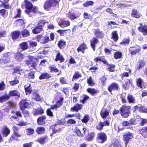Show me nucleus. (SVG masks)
I'll return each mask as SVG.
<instances>
[{
  "label": "nucleus",
  "mask_w": 147,
  "mask_h": 147,
  "mask_svg": "<svg viewBox=\"0 0 147 147\" xmlns=\"http://www.w3.org/2000/svg\"><path fill=\"white\" fill-rule=\"evenodd\" d=\"M24 6L26 8L25 12L28 15H30L31 12L34 13L38 11V8L35 6H33V4L28 0H24Z\"/></svg>",
  "instance_id": "f257e3e1"
},
{
  "label": "nucleus",
  "mask_w": 147,
  "mask_h": 147,
  "mask_svg": "<svg viewBox=\"0 0 147 147\" xmlns=\"http://www.w3.org/2000/svg\"><path fill=\"white\" fill-rule=\"evenodd\" d=\"M120 114L124 118H127L131 113V106L123 105L119 109Z\"/></svg>",
  "instance_id": "f03ea898"
},
{
  "label": "nucleus",
  "mask_w": 147,
  "mask_h": 147,
  "mask_svg": "<svg viewBox=\"0 0 147 147\" xmlns=\"http://www.w3.org/2000/svg\"><path fill=\"white\" fill-rule=\"evenodd\" d=\"M60 0H46L43 5L44 9L47 11L50 10L52 7H55L59 5Z\"/></svg>",
  "instance_id": "7ed1b4c3"
},
{
  "label": "nucleus",
  "mask_w": 147,
  "mask_h": 147,
  "mask_svg": "<svg viewBox=\"0 0 147 147\" xmlns=\"http://www.w3.org/2000/svg\"><path fill=\"white\" fill-rule=\"evenodd\" d=\"M128 51L130 55L133 56L137 54H140L141 48L140 46L136 45L135 46L130 47Z\"/></svg>",
  "instance_id": "20e7f679"
},
{
  "label": "nucleus",
  "mask_w": 147,
  "mask_h": 147,
  "mask_svg": "<svg viewBox=\"0 0 147 147\" xmlns=\"http://www.w3.org/2000/svg\"><path fill=\"white\" fill-rule=\"evenodd\" d=\"M19 128L16 126H13L12 130L13 131L12 134L10 138V140L12 141L13 140H17L18 138L21 136V134L18 133Z\"/></svg>",
  "instance_id": "39448f33"
},
{
  "label": "nucleus",
  "mask_w": 147,
  "mask_h": 147,
  "mask_svg": "<svg viewBox=\"0 0 147 147\" xmlns=\"http://www.w3.org/2000/svg\"><path fill=\"white\" fill-rule=\"evenodd\" d=\"M28 57L29 59H27L26 61V63L27 65L33 69H36L37 64L34 60H38V59L34 58V57L32 56L29 55Z\"/></svg>",
  "instance_id": "423d86ee"
},
{
  "label": "nucleus",
  "mask_w": 147,
  "mask_h": 147,
  "mask_svg": "<svg viewBox=\"0 0 147 147\" xmlns=\"http://www.w3.org/2000/svg\"><path fill=\"white\" fill-rule=\"evenodd\" d=\"M96 139L98 143L102 144L107 141V136L104 132H99L97 135Z\"/></svg>",
  "instance_id": "0eeeda50"
},
{
  "label": "nucleus",
  "mask_w": 147,
  "mask_h": 147,
  "mask_svg": "<svg viewBox=\"0 0 147 147\" xmlns=\"http://www.w3.org/2000/svg\"><path fill=\"white\" fill-rule=\"evenodd\" d=\"M30 101L27 98L22 99L19 102L20 108L21 110L23 109H28L30 107Z\"/></svg>",
  "instance_id": "6e6552de"
},
{
  "label": "nucleus",
  "mask_w": 147,
  "mask_h": 147,
  "mask_svg": "<svg viewBox=\"0 0 147 147\" xmlns=\"http://www.w3.org/2000/svg\"><path fill=\"white\" fill-rule=\"evenodd\" d=\"M36 40L42 44H45L50 41L49 36H43L42 35H38L35 37Z\"/></svg>",
  "instance_id": "1a4fd4ad"
},
{
  "label": "nucleus",
  "mask_w": 147,
  "mask_h": 147,
  "mask_svg": "<svg viewBox=\"0 0 147 147\" xmlns=\"http://www.w3.org/2000/svg\"><path fill=\"white\" fill-rule=\"evenodd\" d=\"M109 121L108 120H105L103 121H100L96 124V128L97 130L101 131L103 129L104 127L109 126Z\"/></svg>",
  "instance_id": "9d476101"
},
{
  "label": "nucleus",
  "mask_w": 147,
  "mask_h": 147,
  "mask_svg": "<svg viewBox=\"0 0 147 147\" xmlns=\"http://www.w3.org/2000/svg\"><path fill=\"white\" fill-rule=\"evenodd\" d=\"M133 138V134L129 131H128L127 133H125L123 135V140L126 146H127L130 140L132 139Z\"/></svg>",
  "instance_id": "9b49d317"
},
{
  "label": "nucleus",
  "mask_w": 147,
  "mask_h": 147,
  "mask_svg": "<svg viewBox=\"0 0 147 147\" xmlns=\"http://www.w3.org/2000/svg\"><path fill=\"white\" fill-rule=\"evenodd\" d=\"M120 89L119 86L116 83L113 82L109 86L108 90L109 91L111 94H112L113 91H117Z\"/></svg>",
  "instance_id": "f8f14e48"
},
{
  "label": "nucleus",
  "mask_w": 147,
  "mask_h": 147,
  "mask_svg": "<svg viewBox=\"0 0 147 147\" xmlns=\"http://www.w3.org/2000/svg\"><path fill=\"white\" fill-rule=\"evenodd\" d=\"M55 59L56 62L59 61L60 63H62L65 61V59L62 54L59 50H55Z\"/></svg>",
  "instance_id": "ddd939ff"
},
{
  "label": "nucleus",
  "mask_w": 147,
  "mask_h": 147,
  "mask_svg": "<svg viewBox=\"0 0 147 147\" xmlns=\"http://www.w3.org/2000/svg\"><path fill=\"white\" fill-rule=\"evenodd\" d=\"M94 33L97 38L102 39L104 37V34L103 32L100 30L99 28L93 29Z\"/></svg>",
  "instance_id": "4468645a"
},
{
  "label": "nucleus",
  "mask_w": 147,
  "mask_h": 147,
  "mask_svg": "<svg viewBox=\"0 0 147 147\" xmlns=\"http://www.w3.org/2000/svg\"><path fill=\"white\" fill-rule=\"evenodd\" d=\"M88 49V47L85 43L84 42L81 43L77 49L78 53L80 52L83 53H84L85 51Z\"/></svg>",
  "instance_id": "2eb2a0df"
},
{
  "label": "nucleus",
  "mask_w": 147,
  "mask_h": 147,
  "mask_svg": "<svg viewBox=\"0 0 147 147\" xmlns=\"http://www.w3.org/2000/svg\"><path fill=\"white\" fill-rule=\"evenodd\" d=\"M47 117L45 115H41L37 119V124L39 125H45L46 122Z\"/></svg>",
  "instance_id": "dca6fc26"
},
{
  "label": "nucleus",
  "mask_w": 147,
  "mask_h": 147,
  "mask_svg": "<svg viewBox=\"0 0 147 147\" xmlns=\"http://www.w3.org/2000/svg\"><path fill=\"white\" fill-rule=\"evenodd\" d=\"M142 24L140 23V26L138 27V29L140 32L142 33L143 35L145 36L147 35V25L142 26Z\"/></svg>",
  "instance_id": "f3484780"
},
{
  "label": "nucleus",
  "mask_w": 147,
  "mask_h": 147,
  "mask_svg": "<svg viewBox=\"0 0 147 147\" xmlns=\"http://www.w3.org/2000/svg\"><path fill=\"white\" fill-rule=\"evenodd\" d=\"M58 24L60 27L63 28L69 26L70 24V22L68 20L65 21L64 19H61L58 22Z\"/></svg>",
  "instance_id": "a211bd4d"
},
{
  "label": "nucleus",
  "mask_w": 147,
  "mask_h": 147,
  "mask_svg": "<svg viewBox=\"0 0 147 147\" xmlns=\"http://www.w3.org/2000/svg\"><path fill=\"white\" fill-rule=\"evenodd\" d=\"M80 14H77L76 12H72L70 11L68 13V17L71 20L77 19L80 17Z\"/></svg>",
  "instance_id": "6ab92c4d"
},
{
  "label": "nucleus",
  "mask_w": 147,
  "mask_h": 147,
  "mask_svg": "<svg viewBox=\"0 0 147 147\" xmlns=\"http://www.w3.org/2000/svg\"><path fill=\"white\" fill-rule=\"evenodd\" d=\"M90 46L94 51H95L96 45L99 42V40L96 37H93L90 41Z\"/></svg>",
  "instance_id": "aec40b11"
},
{
  "label": "nucleus",
  "mask_w": 147,
  "mask_h": 147,
  "mask_svg": "<svg viewBox=\"0 0 147 147\" xmlns=\"http://www.w3.org/2000/svg\"><path fill=\"white\" fill-rule=\"evenodd\" d=\"M50 74L47 72L41 73L39 77V79L40 80L46 79L48 80L51 77Z\"/></svg>",
  "instance_id": "412c9836"
},
{
  "label": "nucleus",
  "mask_w": 147,
  "mask_h": 147,
  "mask_svg": "<svg viewBox=\"0 0 147 147\" xmlns=\"http://www.w3.org/2000/svg\"><path fill=\"white\" fill-rule=\"evenodd\" d=\"M82 105L77 103L71 108L70 111L77 112L82 109Z\"/></svg>",
  "instance_id": "4be33fe9"
},
{
  "label": "nucleus",
  "mask_w": 147,
  "mask_h": 147,
  "mask_svg": "<svg viewBox=\"0 0 147 147\" xmlns=\"http://www.w3.org/2000/svg\"><path fill=\"white\" fill-rule=\"evenodd\" d=\"M48 140V136H45L40 137L37 139L36 141L39 143L41 144H44Z\"/></svg>",
  "instance_id": "5701e85b"
},
{
  "label": "nucleus",
  "mask_w": 147,
  "mask_h": 147,
  "mask_svg": "<svg viewBox=\"0 0 147 147\" xmlns=\"http://www.w3.org/2000/svg\"><path fill=\"white\" fill-rule=\"evenodd\" d=\"M109 112L110 110L109 109H102L100 112V115L102 118L104 119L109 115Z\"/></svg>",
  "instance_id": "b1692460"
},
{
  "label": "nucleus",
  "mask_w": 147,
  "mask_h": 147,
  "mask_svg": "<svg viewBox=\"0 0 147 147\" xmlns=\"http://www.w3.org/2000/svg\"><path fill=\"white\" fill-rule=\"evenodd\" d=\"M20 35L23 38L28 37L30 35V31L26 28L23 29L20 32Z\"/></svg>",
  "instance_id": "393cba45"
},
{
  "label": "nucleus",
  "mask_w": 147,
  "mask_h": 147,
  "mask_svg": "<svg viewBox=\"0 0 147 147\" xmlns=\"http://www.w3.org/2000/svg\"><path fill=\"white\" fill-rule=\"evenodd\" d=\"M57 45L59 49L63 50L66 47V42L63 39L60 40L58 42Z\"/></svg>",
  "instance_id": "a878e982"
},
{
  "label": "nucleus",
  "mask_w": 147,
  "mask_h": 147,
  "mask_svg": "<svg viewBox=\"0 0 147 147\" xmlns=\"http://www.w3.org/2000/svg\"><path fill=\"white\" fill-rule=\"evenodd\" d=\"M63 129V128L60 127L59 126H57V124H54L53 125V128L52 132L53 134L60 133Z\"/></svg>",
  "instance_id": "bb28decb"
},
{
  "label": "nucleus",
  "mask_w": 147,
  "mask_h": 147,
  "mask_svg": "<svg viewBox=\"0 0 147 147\" xmlns=\"http://www.w3.org/2000/svg\"><path fill=\"white\" fill-rule=\"evenodd\" d=\"M24 90L26 95H29L32 92V89L31 87V84L27 83L24 86Z\"/></svg>",
  "instance_id": "cd10ccee"
},
{
  "label": "nucleus",
  "mask_w": 147,
  "mask_h": 147,
  "mask_svg": "<svg viewBox=\"0 0 147 147\" xmlns=\"http://www.w3.org/2000/svg\"><path fill=\"white\" fill-rule=\"evenodd\" d=\"M20 92L17 90H14L10 91V96L15 97L18 98L20 97Z\"/></svg>",
  "instance_id": "c85d7f7f"
},
{
  "label": "nucleus",
  "mask_w": 147,
  "mask_h": 147,
  "mask_svg": "<svg viewBox=\"0 0 147 147\" xmlns=\"http://www.w3.org/2000/svg\"><path fill=\"white\" fill-rule=\"evenodd\" d=\"M49 68L50 70V72L51 73H57L59 72V73L57 74V76L60 75L61 72V71H59V70L55 66H50L49 67Z\"/></svg>",
  "instance_id": "c756f323"
},
{
  "label": "nucleus",
  "mask_w": 147,
  "mask_h": 147,
  "mask_svg": "<svg viewBox=\"0 0 147 147\" xmlns=\"http://www.w3.org/2000/svg\"><path fill=\"white\" fill-rule=\"evenodd\" d=\"M44 113V109L41 107H38L34 110V115H41Z\"/></svg>",
  "instance_id": "7c9ffc66"
},
{
  "label": "nucleus",
  "mask_w": 147,
  "mask_h": 147,
  "mask_svg": "<svg viewBox=\"0 0 147 147\" xmlns=\"http://www.w3.org/2000/svg\"><path fill=\"white\" fill-rule=\"evenodd\" d=\"M140 133L144 138H147V127H143L139 130Z\"/></svg>",
  "instance_id": "2f4dec72"
},
{
  "label": "nucleus",
  "mask_w": 147,
  "mask_h": 147,
  "mask_svg": "<svg viewBox=\"0 0 147 147\" xmlns=\"http://www.w3.org/2000/svg\"><path fill=\"white\" fill-rule=\"evenodd\" d=\"M94 60L96 62L101 61L104 64H107V61L106 60L105 57L104 56L95 57L94 58Z\"/></svg>",
  "instance_id": "473e14b6"
},
{
  "label": "nucleus",
  "mask_w": 147,
  "mask_h": 147,
  "mask_svg": "<svg viewBox=\"0 0 147 147\" xmlns=\"http://www.w3.org/2000/svg\"><path fill=\"white\" fill-rule=\"evenodd\" d=\"M131 15L132 17L136 18H139L142 16L137 10L134 9L132 10Z\"/></svg>",
  "instance_id": "72a5a7b5"
},
{
  "label": "nucleus",
  "mask_w": 147,
  "mask_h": 147,
  "mask_svg": "<svg viewBox=\"0 0 147 147\" xmlns=\"http://www.w3.org/2000/svg\"><path fill=\"white\" fill-rule=\"evenodd\" d=\"M95 136L94 132H92L88 134L86 137L85 138V140L88 141H92L93 139Z\"/></svg>",
  "instance_id": "f704fd0d"
},
{
  "label": "nucleus",
  "mask_w": 147,
  "mask_h": 147,
  "mask_svg": "<svg viewBox=\"0 0 147 147\" xmlns=\"http://www.w3.org/2000/svg\"><path fill=\"white\" fill-rule=\"evenodd\" d=\"M111 38L114 42H117L119 39V36L117 31H114L111 33Z\"/></svg>",
  "instance_id": "c9c22d12"
},
{
  "label": "nucleus",
  "mask_w": 147,
  "mask_h": 147,
  "mask_svg": "<svg viewBox=\"0 0 147 147\" xmlns=\"http://www.w3.org/2000/svg\"><path fill=\"white\" fill-rule=\"evenodd\" d=\"M20 35V32L19 31H13L11 34L12 39L13 40H16L18 39Z\"/></svg>",
  "instance_id": "e433bc0d"
},
{
  "label": "nucleus",
  "mask_w": 147,
  "mask_h": 147,
  "mask_svg": "<svg viewBox=\"0 0 147 147\" xmlns=\"http://www.w3.org/2000/svg\"><path fill=\"white\" fill-rule=\"evenodd\" d=\"M146 65V62L144 60H139L137 63V66L136 67L137 69H139Z\"/></svg>",
  "instance_id": "4c0bfd02"
},
{
  "label": "nucleus",
  "mask_w": 147,
  "mask_h": 147,
  "mask_svg": "<svg viewBox=\"0 0 147 147\" xmlns=\"http://www.w3.org/2000/svg\"><path fill=\"white\" fill-rule=\"evenodd\" d=\"M33 98L37 101H39L41 100L40 97L37 91H34L32 93Z\"/></svg>",
  "instance_id": "58836bf2"
},
{
  "label": "nucleus",
  "mask_w": 147,
  "mask_h": 147,
  "mask_svg": "<svg viewBox=\"0 0 147 147\" xmlns=\"http://www.w3.org/2000/svg\"><path fill=\"white\" fill-rule=\"evenodd\" d=\"M45 128L42 126L38 127L36 129V132L38 134H43L45 132Z\"/></svg>",
  "instance_id": "ea45409f"
},
{
  "label": "nucleus",
  "mask_w": 147,
  "mask_h": 147,
  "mask_svg": "<svg viewBox=\"0 0 147 147\" xmlns=\"http://www.w3.org/2000/svg\"><path fill=\"white\" fill-rule=\"evenodd\" d=\"M127 98L129 103H135L136 100L135 98L132 94H128Z\"/></svg>",
  "instance_id": "a19ab883"
},
{
  "label": "nucleus",
  "mask_w": 147,
  "mask_h": 147,
  "mask_svg": "<svg viewBox=\"0 0 147 147\" xmlns=\"http://www.w3.org/2000/svg\"><path fill=\"white\" fill-rule=\"evenodd\" d=\"M87 92L90 94L92 96H94L98 92V91L95 89L91 88H88L86 90Z\"/></svg>",
  "instance_id": "79ce46f5"
},
{
  "label": "nucleus",
  "mask_w": 147,
  "mask_h": 147,
  "mask_svg": "<svg viewBox=\"0 0 147 147\" xmlns=\"http://www.w3.org/2000/svg\"><path fill=\"white\" fill-rule=\"evenodd\" d=\"M20 48L22 50H25L28 48V46L27 42H22L20 44Z\"/></svg>",
  "instance_id": "37998d69"
},
{
  "label": "nucleus",
  "mask_w": 147,
  "mask_h": 147,
  "mask_svg": "<svg viewBox=\"0 0 147 147\" xmlns=\"http://www.w3.org/2000/svg\"><path fill=\"white\" fill-rule=\"evenodd\" d=\"M105 65H107L108 66V67L107 68V69L109 72H113L115 71V65L109 64L107 61V64H105Z\"/></svg>",
  "instance_id": "c03bdc74"
},
{
  "label": "nucleus",
  "mask_w": 147,
  "mask_h": 147,
  "mask_svg": "<svg viewBox=\"0 0 147 147\" xmlns=\"http://www.w3.org/2000/svg\"><path fill=\"white\" fill-rule=\"evenodd\" d=\"M48 22L44 20H40L37 24V26L41 29L43 30V28L44 27L46 23Z\"/></svg>",
  "instance_id": "a18cd8bd"
},
{
  "label": "nucleus",
  "mask_w": 147,
  "mask_h": 147,
  "mask_svg": "<svg viewBox=\"0 0 147 147\" xmlns=\"http://www.w3.org/2000/svg\"><path fill=\"white\" fill-rule=\"evenodd\" d=\"M68 31L70 32H71V30L70 29L59 30H57V32L60 34V36H64L66 35L67 31Z\"/></svg>",
  "instance_id": "49530a36"
},
{
  "label": "nucleus",
  "mask_w": 147,
  "mask_h": 147,
  "mask_svg": "<svg viewBox=\"0 0 147 147\" xmlns=\"http://www.w3.org/2000/svg\"><path fill=\"white\" fill-rule=\"evenodd\" d=\"M136 82L137 86L141 88H142V84L143 81L141 78H139L136 80Z\"/></svg>",
  "instance_id": "de8ad7c7"
},
{
  "label": "nucleus",
  "mask_w": 147,
  "mask_h": 147,
  "mask_svg": "<svg viewBox=\"0 0 147 147\" xmlns=\"http://www.w3.org/2000/svg\"><path fill=\"white\" fill-rule=\"evenodd\" d=\"M130 41L129 38L124 39L120 43V45L123 46H125L128 45Z\"/></svg>",
  "instance_id": "09e8293b"
},
{
  "label": "nucleus",
  "mask_w": 147,
  "mask_h": 147,
  "mask_svg": "<svg viewBox=\"0 0 147 147\" xmlns=\"http://www.w3.org/2000/svg\"><path fill=\"white\" fill-rule=\"evenodd\" d=\"M43 30H42L37 26H36L34 28H33L32 31V33L34 34H36L40 33Z\"/></svg>",
  "instance_id": "8fccbe9b"
},
{
  "label": "nucleus",
  "mask_w": 147,
  "mask_h": 147,
  "mask_svg": "<svg viewBox=\"0 0 147 147\" xmlns=\"http://www.w3.org/2000/svg\"><path fill=\"white\" fill-rule=\"evenodd\" d=\"M81 74L79 71H77L74 73L73 76L72 81H73L76 79H77L79 78H81Z\"/></svg>",
  "instance_id": "3c124183"
},
{
  "label": "nucleus",
  "mask_w": 147,
  "mask_h": 147,
  "mask_svg": "<svg viewBox=\"0 0 147 147\" xmlns=\"http://www.w3.org/2000/svg\"><path fill=\"white\" fill-rule=\"evenodd\" d=\"M122 56V53L121 52L117 51L115 52L113 55L114 58L116 59H120Z\"/></svg>",
  "instance_id": "603ef678"
},
{
  "label": "nucleus",
  "mask_w": 147,
  "mask_h": 147,
  "mask_svg": "<svg viewBox=\"0 0 147 147\" xmlns=\"http://www.w3.org/2000/svg\"><path fill=\"white\" fill-rule=\"evenodd\" d=\"M26 134L27 135L30 136L33 134L34 133V129L32 128H28L26 129Z\"/></svg>",
  "instance_id": "864d4df0"
},
{
  "label": "nucleus",
  "mask_w": 147,
  "mask_h": 147,
  "mask_svg": "<svg viewBox=\"0 0 147 147\" xmlns=\"http://www.w3.org/2000/svg\"><path fill=\"white\" fill-rule=\"evenodd\" d=\"M94 2L92 1H89L85 2L83 4V6L85 7L92 6L94 4Z\"/></svg>",
  "instance_id": "5fc2aeb1"
},
{
  "label": "nucleus",
  "mask_w": 147,
  "mask_h": 147,
  "mask_svg": "<svg viewBox=\"0 0 147 147\" xmlns=\"http://www.w3.org/2000/svg\"><path fill=\"white\" fill-rule=\"evenodd\" d=\"M89 120L90 118L88 115H84L83 118L81 119V121L83 123H87Z\"/></svg>",
  "instance_id": "6e6d98bb"
},
{
  "label": "nucleus",
  "mask_w": 147,
  "mask_h": 147,
  "mask_svg": "<svg viewBox=\"0 0 147 147\" xmlns=\"http://www.w3.org/2000/svg\"><path fill=\"white\" fill-rule=\"evenodd\" d=\"M15 58L17 60L20 61L23 58V55L20 53H18L16 54Z\"/></svg>",
  "instance_id": "4d7b16f0"
},
{
  "label": "nucleus",
  "mask_w": 147,
  "mask_h": 147,
  "mask_svg": "<svg viewBox=\"0 0 147 147\" xmlns=\"http://www.w3.org/2000/svg\"><path fill=\"white\" fill-rule=\"evenodd\" d=\"M13 71L12 74L17 73L20 74V72L22 71L21 67L19 66H16L13 69Z\"/></svg>",
  "instance_id": "13d9d810"
},
{
  "label": "nucleus",
  "mask_w": 147,
  "mask_h": 147,
  "mask_svg": "<svg viewBox=\"0 0 147 147\" xmlns=\"http://www.w3.org/2000/svg\"><path fill=\"white\" fill-rule=\"evenodd\" d=\"M22 111V112L25 118L29 117L30 116V113L29 111L27 110H25V109H23Z\"/></svg>",
  "instance_id": "bf43d9fd"
},
{
  "label": "nucleus",
  "mask_w": 147,
  "mask_h": 147,
  "mask_svg": "<svg viewBox=\"0 0 147 147\" xmlns=\"http://www.w3.org/2000/svg\"><path fill=\"white\" fill-rule=\"evenodd\" d=\"M9 129L6 127H4L3 131V136L7 137L9 134Z\"/></svg>",
  "instance_id": "052dcab7"
},
{
  "label": "nucleus",
  "mask_w": 147,
  "mask_h": 147,
  "mask_svg": "<svg viewBox=\"0 0 147 147\" xmlns=\"http://www.w3.org/2000/svg\"><path fill=\"white\" fill-rule=\"evenodd\" d=\"M87 82L89 86H93L95 85V83L92 80L91 77H90L87 80Z\"/></svg>",
  "instance_id": "680f3d73"
},
{
  "label": "nucleus",
  "mask_w": 147,
  "mask_h": 147,
  "mask_svg": "<svg viewBox=\"0 0 147 147\" xmlns=\"http://www.w3.org/2000/svg\"><path fill=\"white\" fill-rule=\"evenodd\" d=\"M17 13L16 15L13 18H20L21 17V10L20 8L17 9Z\"/></svg>",
  "instance_id": "e2e57ef3"
},
{
  "label": "nucleus",
  "mask_w": 147,
  "mask_h": 147,
  "mask_svg": "<svg viewBox=\"0 0 147 147\" xmlns=\"http://www.w3.org/2000/svg\"><path fill=\"white\" fill-rule=\"evenodd\" d=\"M46 114L47 116L51 117H53L54 115L53 113L51 111V108H48L46 110Z\"/></svg>",
  "instance_id": "0e129e2a"
},
{
  "label": "nucleus",
  "mask_w": 147,
  "mask_h": 147,
  "mask_svg": "<svg viewBox=\"0 0 147 147\" xmlns=\"http://www.w3.org/2000/svg\"><path fill=\"white\" fill-rule=\"evenodd\" d=\"M17 24H18L19 26H21L23 25L24 24V20L23 19H18L15 20Z\"/></svg>",
  "instance_id": "69168bd1"
},
{
  "label": "nucleus",
  "mask_w": 147,
  "mask_h": 147,
  "mask_svg": "<svg viewBox=\"0 0 147 147\" xmlns=\"http://www.w3.org/2000/svg\"><path fill=\"white\" fill-rule=\"evenodd\" d=\"M9 97L7 95H4L1 97H0V102H5L8 100L9 99Z\"/></svg>",
  "instance_id": "338daca9"
},
{
  "label": "nucleus",
  "mask_w": 147,
  "mask_h": 147,
  "mask_svg": "<svg viewBox=\"0 0 147 147\" xmlns=\"http://www.w3.org/2000/svg\"><path fill=\"white\" fill-rule=\"evenodd\" d=\"M114 142L116 147H123L121 142L118 140H115Z\"/></svg>",
  "instance_id": "774afa93"
}]
</instances>
